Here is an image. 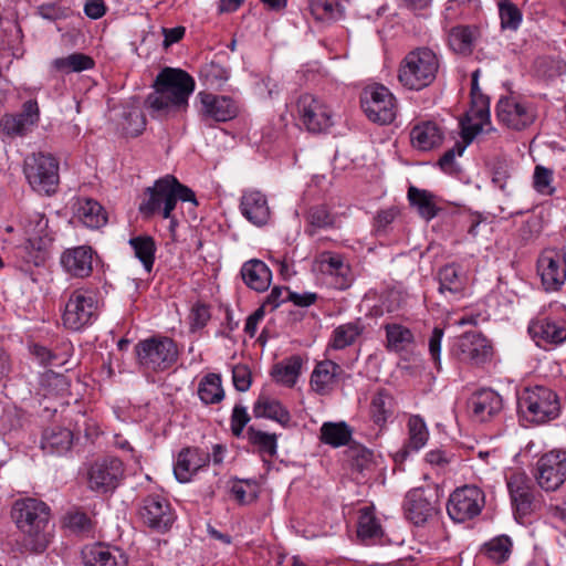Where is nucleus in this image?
<instances>
[{
    "label": "nucleus",
    "mask_w": 566,
    "mask_h": 566,
    "mask_svg": "<svg viewBox=\"0 0 566 566\" xmlns=\"http://www.w3.org/2000/svg\"><path fill=\"white\" fill-rule=\"evenodd\" d=\"M303 363L304 360L300 355H292L274 364L271 376L277 384L292 388L301 375Z\"/></svg>",
    "instance_id": "nucleus-39"
},
{
    "label": "nucleus",
    "mask_w": 566,
    "mask_h": 566,
    "mask_svg": "<svg viewBox=\"0 0 566 566\" xmlns=\"http://www.w3.org/2000/svg\"><path fill=\"white\" fill-rule=\"evenodd\" d=\"M469 408L476 420L491 421L502 412L503 399L495 390L481 388L471 395Z\"/></svg>",
    "instance_id": "nucleus-25"
},
{
    "label": "nucleus",
    "mask_w": 566,
    "mask_h": 566,
    "mask_svg": "<svg viewBox=\"0 0 566 566\" xmlns=\"http://www.w3.org/2000/svg\"><path fill=\"white\" fill-rule=\"evenodd\" d=\"M232 381L238 391L244 392L252 384L251 370L247 365L239 364L232 368Z\"/></svg>",
    "instance_id": "nucleus-62"
},
{
    "label": "nucleus",
    "mask_w": 566,
    "mask_h": 566,
    "mask_svg": "<svg viewBox=\"0 0 566 566\" xmlns=\"http://www.w3.org/2000/svg\"><path fill=\"white\" fill-rule=\"evenodd\" d=\"M506 485L516 518L522 520L541 507V494L525 472L512 471Z\"/></svg>",
    "instance_id": "nucleus-11"
},
{
    "label": "nucleus",
    "mask_w": 566,
    "mask_h": 566,
    "mask_svg": "<svg viewBox=\"0 0 566 566\" xmlns=\"http://www.w3.org/2000/svg\"><path fill=\"white\" fill-rule=\"evenodd\" d=\"M361 108L367 118L379 125H388L397 115V101L384 85L366 88L360 99Z\"/></svg>",
    "instance_id": "nucleus-13"
},
{
    "label": "nucleus",
    "mask_w": 566,
    "mask_h": 566,
    "mask_svg": "<svg viewBox=\"0 0 566 566\" xmlns=\"http://www.w3.org/2000/svg\"><path fill=\"white\" fill-rule=\"evenodd\" d=\"M409 203L417 210L419 216L426 221H430L438 216L441 208L438 206V198L432 192L410 186L407 192Z\"/></svg>",
    "instance_id": "nucleus-38"
},
{
    "label": "nucleus",
    "mask_w": 566,
    "mask_h": 566,
    "mask_svg": "<svg viewBox=\"0 0 566 566\" xmlns=\"http://www.w3.org/2000/svg\"><path fill=\"white\" fill-rule=\"evenodd\" d=\"M310 10L316 20L334 19L339 10L337 0H311Z\"/></svg>",
    "instance_id": "nucleus-54"
},
{
    "label": "nucleus",
    "mask_w": 566,
    "mask_h": 566,
    "mask_svg": "<svg viewBox=\"0 0 566 566\" xmlns=\"http://www.w3.org/2000/svg\"><path fill=\"white\" fill-rule=\"evenodd\" d=\"M247 437L251 444L258 448L259 452L269 457H274L277 449V437L275 433H268L249 427Z\"/></svg>",
    "instance_id": "nucleus-49"
},
{
    "label": "nucleus",
    "mask_w": 566,
    "mask_h": 566,
    "mask_svg": "<svg viewBox=\"0 0 566 566\" xmlns=\"http://www.w3.org/2000/svg\"><path fill=\"white\" fill-rule=\"evenodd\" d=\"M537 484L545 491H555L566 481V451L552 450L536 462Z\"/></svg>",
    "instance_id": "nucleus-18"
},
{
    "label": "nucleus",
    "mask_w": 566,
    "mask_h": 566,
    "mask_svg": "<svg viewBox=\"0 0 566 566\" xmlns=\"http://www.w3.org/2000/svg\"><path fill=\"white\" fill-rule=\"evenodd\" d=\"M125 478L124 462L117 457H103L86 469L87 488L97 494H112Z\"/></svg>",
    "instance_id": "nucleus-9"
},
{
    "label": "nucleus",
    "mask_w": 566,
    "mask_h": 566,
    "mask_svg": "<svg viewBox=\"0 0 566 566\" xmlns=\"http://www.w3.org/2000/svg\"><path fill=\"white\" fill-rule=\"evenodd\" d=\"M211 318V312L210 306L197 302L192 305L190 313L188 315L189 321V329L191 333H196L202 328H205L208 324V322Z\"/></svg>",
    "instance_id": "nucleus-53"
},
{
    "label": "nucleus",
    "mask_w": 566,
    "mask_h": 566,
    "mask_svg": "<svg viewBox=\"0 0 566 566\" xmlns=\"http://www.w3.org/2000/svg\"><path fill=\"white\" fill-rule=\"evenodd\" d=\"M39 118L40 109L38 102L29 99L23 103L21 113L4 115L0 120V125L9 136H23L38 124Z\"/></svg>",
    "instance_id": "nucleus-27"
},
{
    "label": "nucleus",
    "mask_w": 566,
    "mask_h": 566,
    "mask_svg": "<svg viewBox=\"0 0 566 566\" xmlns=\"http://www.w3.org/2000/svg\"><path fill=\"white\" fill-rule=\"evenodd\" d=\"M195 85L193 77L186 71L165 67L157 74L155 90L148 94L145 105L153 117H167L187 108Z\"/></svg>",
    "instance_id": "nucleus-1"
},
{
    "label": "nucleus",
    "mask_w": 566,
    "mask_h": 566,
    "mask_svg": "<svg viewBox=\"0 0 566 566\" xmlns=\"http://www.w3.org/2000/svg\"><path fill=\"white\" fill-rule=\"evenodd\" d=\"M196 108L200 120L208 126H211L212 123L231 120L240 112L238 102L232 97L206 91L197 94Z\"/></svg>",
    "instance_id": "nucleus-14"
},
{
    "label": "nucleus",
    "mask_w": 566,
    "mask_h": 566,
    "mask_svg": "<svg viewBox=\"0 0 566 566\" xmlns=\"http://www.w3.org/2000/svg\"><path fill=\"white\" fill-rule=\"evenodd\" d=\"M342 373V367L333 360L318 361L312 371L310 386L317 395L325 396L333 390Z\"/></svg>",
    "instance_id": "nucleus-32"
},
{
    "label": "nucleus",
    "mask_w": 566,
    "mask_h": 566,
    "mask_svg": "<svg viewBox=\"0 0 566 566\" xmlns=\"http://www.w3.org/2000/svg\"><path fill=\"white\" fill-rule=\"evenodd\" d=\"M210 462V453L197 447L184 448L177 457L174 464L176 479L181 483H187L191 478Z\"/></svg>",
    "instance_id": "nucleus-24"
},
{
    "label": "nucleus",
    "mask_w": 566,
    "mask_h": 566,
    "mask_svg": "<svg viewBox=\"0 0 566 566\" xmlns=\"http://www.w3.org/2000/svg\"><path fill=\"white\" fill-rule=\"evenodd\" d=\"M178 200L198 205L196 195L189 187L180 184L172 175H166L145 189L139 212L145 217L160 213L163 218H170Z\"/></svg>",
    "instance_id": "nucleus-3"
},
{
    "label": "nucleus",
    "mask_w": 566,
    "mask_h": 566,
    "mask_svg": "<svg viewBox=\"0 0 566 566\" xmlns=\"http://www.w3.org/2000/svg\"><path fill=\"white\" fill-rule=\"evenodd\" d=\"M513 549V542L507 535H499L485 542L479 554L486 557L491 563L501 565L509 560Z\"/></svg>",
    "instance_id": "nucleus-41"
},
{
    "label": "nucleus",
    "mask_w": 566,
    "mask_h": 566,
    "mask_svg": "<svg viewBox=\"0 0 566 566\" xmlns=\"http://www.w3.org/2000/svg\"><path fill=\"white\" fill-rule=\"evenodd\" d=\"M392 398L386 391L377 392L370 402V416L378 426H384L391 416Z\"/></svg>",
    "instance_id": "nucleus-50"
},
{
    "label": "nucleus",
    "mask_w": 566,
    "mask_h": 566,
    "mask_svg": "<svg viewBox=\"0 0 566 566\" xmlns=\"http://www.w3.org/2000/svg\"><path fill=\"white\" fill-rule=\"evenodd\" d=\"M496 116L512 129L521 130L534 122V113L524 104L511 97H502L496 105Z\"/></svg>",
    "instance_id": "nucleus-26"
},
{
    "label": "nucleus",
    "mask_w": 566,
    "mask_h": 566,
    "mask_svg": "<svg viewBox=\"0 0 566 566\" xmlns=\"http://www.w3.org/2000/svg\"><path fill=\"white\" fill-rule=\"evenodd\" d=\"M405 517L416 526L424 525L438 513L434 494L423 488H415L407 492L403 500Z\"/></svg>",
    "instance_id": "nucleus-19"
},
{
    "label": "nucleus",
    "mask_w": 566,
    "mask_h": 566,
    "mask_svg": "<svg viewBox=\"0 0 566 566\" xmlns=\"http://www.w3.org/2000/svg\"><path fill=\"white\" fill-rule=\"evenodd\" d=\"M137 365L147 373H161L171 368L178 359L176 342L163 335L139 340L135 347Z\"/></svg>",
    "instance_id": "nucleus-5"
},
{
    "label": "nucleus",
    "mask_w": 566,
    "mask_h": 566,
    "mask_svg": "<svg viewBox=\"0 0 566 566\" xmlns=\"http://www.w3.org/2000/svg\"><path fill=\"white\" fill-rule=\"evenodd\" d=\"M129 244L134 250L135 256L143 263L144 269L150 272L155 262V240L149 235H139L132 238Z\"/></svg>",
    "instance_id": "nucleus-48"
},
{
    "label": "nucleus",
    "mask_w": 566,
    "mask_h": 566,
    "mask_svg": "<svg viewBox=\"0 0 566 566\" xmlns=\"http://www.w3.org/2000/svg\"><path fill=\"white\" fill-rule=\"evenodd\" d=\"M439 70L438 53L429 46H418L400 61L398 81L407 90L421 91L436 81Z\"/></svg>",
    "instance_id": "nucleus-4"
},
{
    "label": "nucleus",
    "mask_w": 566,
    "mask_h": 566,
    "mask_svg": "<svg viewBox=\"0 0 566 566\" xmlns=\"http://www.w3.org/2000/svg\"><path fill=\"white\" fill-rule=\"evenodd\" d=\"M93 255L91 247L81 245L63 252L61 263L70 275L84 279L93 271Z\"/></svg>",
    "instance_id": "nucleus-30"
},
{
    "label": "nucleus",
    "mask_w": 566,
    "mask_h": 566,
    "mask_svg": "<svg viewBox=\"0 0 566 566\" xmlns=\"http://www.w3.org/2000/svg\"><path fill=\"white\" fill-rule=\"evenodd\" d=\"M536 270L545 291H559L566 281V253L558 249L543 250Z\"/></svg>",
    "instance_id": "nucleus-17"
},
{
    "label": "nucleus",
    "mask_w": 566,
    "mask_h": 566,
    "mask_svg": "<svg viewBox=\"0 0 566 566\" xmlns=\"http://www.w3.org/2000/svg\"><path fill=\"white\" fill-rule=\"evenodd\" d=\"M250 419L247 408L242 405H235L232 409L230 419L232 434L237 438L241 437L243 429Z\"/></svg>",
    "instance_id": "nucleus-61"
},
{
    "label": "nucleus",
    "mask_w": 566,
    "mask_h": 566,
    "mask_svg": "<svg viewBox=\"0 0 566 566\" xmlns=\"http://www.w3.org/2000/svg\"><path fill=\"white\" fill-rule=\"evenodd\" d=\"M465 150V145L457 142L454 146L448 149L439 159L438 165L444 172H452L454 168L455 156H461Z\"/></svg>",
    "instance_id": "nucleus-63"
},
{
    "label": "nucleus",
    "mask_w": 566,
    "mask_h": 566,
    "mask_svg": "<svg viewBox=\"0 0 566 566\" xmlns=\"http://www.w3.org/2000/svg\"><path fill=\"white\" fill-rule=\"evenodd\" d=\"M485 505L484 492L475 485L457 488L449 496L447 512L457 523H464L479 516Z\"/></svg>",
    "instance_id": "nucleus-12"
},
{
    "label": "nucleus",
    "mask_w": 566,
    "mask_h": 566,
    "mask_svg": "<svg viewBox=\"0 0 566 566\" xmlns=\"http://www.w3.org/2000/svg\"><path fill=\"white\" fill-rule=\"evenodd\" d=\"M31 355L43 366L62 365L64 359L48 347L33 343L29 346Z\"/></svg>",
    "instance_id": "nucleus-59"
},
{
    "label": "nucleus",
    "mask_w": 566,
    "mask_h": 566,
    "mask_svg": "<svg viewBox=\"0 0 566 566\" xmlns=\"http://www.w3.org/2000/svg\"><path fill=\"white\" fill-rule=\"evenodd\" d=\"M481 39V28L475 24L452 27L447 36L448 46L461 56H470Z\"/></svg>",
    "instance_id": "nucleus-29"
},
{
    "label": "nucleus",
    "mask_w": 566,
    "mask_h": 566,
    "mask_svg": "<svg viewBox=\"0 0 566 566\" xmlns=\"http://www.w3.org/2000/svg\"><path fill=\"white\" fill-rule=\"evenodd\" d=\"M307 220L312 228L325 229L335 226V217L325 206H316L310 209Z\"/></svg>",
    "instance_id": "nucleus-57"
},
{
    "label": "nucleus",
    "mask_w": 566,
    "mask_h": 566,
    "mask_svg": "<svg viewBox=\"0 0 566 566\" xmlns=\"http://www.w3.org/2000/svg\"><path fill=\"white\" fill-rule=\"evenodd\" d=\"M48 219L44 214L33 212L24 220V231L27 240L19 247V254L27 261L36 266L45 261L44 250L51 238L48 233Z\"/></svg>",
    "instance_id": "nucleus-10"
},
{
    "label": "nucleus",
    "mask_w": 566,
    "mask_h": 566,
    "mask_svg": "<svg viewBox=\"0 0 566 566\" xmlns=\"http://www.w3.org/2000/svg\"><path fill=\"white\" fill-rule=\"evenodd\" d=\"M31 188L44 195H52L59 186V161L50 154L38 153L28 156L23 168Z\"/></svg>",
    "instance_id": "nucleus-8"
},
{
    "label": "nucleus",
    "mask_w": 566,
    "mask_h": 566,
    "mask_svg": "<svg viewBox=\"0 0 566 566\" xmlns=\"http://www.w3.org/2000/svg\"><path fill=\"white\" fill-rule=\"evenodd\" d=\"M317 270L328 279V284L339 291L348 289L353 283L350 265L344 255L324 251L315 260Z\"/></svg>",
    "instance_id": "nucleus-21"
},
{
    "label": "nucleus",
    "mask_w": 566,
    "mask_h": 566,
    "mask_svg": "<svg viewBox=\"0 0 566 566\" xmlns=\"http://www.w3.org/2000/svg\"><path fill=\"white\" fill-rule=\"evenodd\" d=\"M231 494L240 504H249L253 502L259 494V486L255 481L240 480L231 486Z\"/></svg>",
    "instance_id": "nucleus-52"
},
{
    "label": "nucleus",
    "mask_w": 566,
    "mask_h": 566,
    "mask_svg": "<svg viewBox=\"0 0 566 566\" xmlns=\"http://www.w3.org/2000/svg\"><path fill=\"white\" fill-rule=\"evenodd\" d=\"M410 140L413 148L428 151L441 145L443 132L436 122H420L411 128Z\"/></svg>",
    "instance_id": "nucleus-33"
},
{
    "label": "nucleus",
    "mask_w": 566,
    "mask_h": 566,
    "mask_svg": "<svg viewBox=\"0 0 566 566\" xmlns=\"http://www.w3.org/2000/svg\"><path fill=\"white\" fill-rule=\"evenodd\" d=\"M94 66V59L81 52H74L66 56L57 57L51 62L52 71L61 74L80 73L92 70Z\"/></svg>",
    "instance_id": "nucleus-42"
},
{
    "label": "nucleus",
    "mask_w": 566,
    "mask_h": 566,
    "mask_svg": "<svg viewBox=\"0 0 566 566\" xmlns=\"http://www.w3.org/2000/svg\"><path fill=\"white\" fill-rule=\"evenodd\" d=\"M241 277L244 284L256 292H264L272 281V272L261 260L252 259L243 263Z\"/></svg>",
    "instance_id": "nucleus-34"
},
{
    "label": "nucleus",
    "mask_w": 566,
    "mask_h": 566,
    "mask_svg": "<svg viewBox=\"0 0 566 566\" xmlns=\"http://www.w3.org/2000/svg\"><path fill=\"white\" fill-rule=\"evenodd\" d=\"M11 516L23 533V546L32 553L44 552L51 541L46 503L33 497L19 499L13 503Z\"/></svg>",
    "instance_id": "nucleus-2"
},
{
    "label": "nucleus",
    "mask_w": 566,
    "mask_h": 566,
    "mask_svg": "<svg viewBox=\"0 0 566 566\" xmlns=\"http://www.w3.org/2000/svg\"><path fill=\"white\" fill-rule=\"evenodd\" d=\"M74 216L85 227L98 229L106 224L107 214L104 208L94 199L77 198L74 203Z\"/></svg>",
    "instance_id": "nucleus-35"
},
{
    "label": "nucleus",
    "mask_w": 566,
    "mask_h": 566,
    "mask_svg": "<svg viewBox=\"0 0 566 566\" xmlns=\"http://www.w3.org/2000/svg\"><path fill=\"white\" fill-rule=\"evenodd\" d=\"M553 171L546 167L537 165L534 170L533 186L542 195L552 196L555 188L552 186Z\"/></svg>",
    "instance_id": "nucleus-56"
},
{
    "label": "nucleus",
    "mask_w": 566,
    "mask_h": 566,
    "mask_svg": "<svg viewBox=\"0 0 566 566\" xmlns=\"http://www.w3.org/2000/svg\"><path fill=\"white\" fill-rule=\"evenodd\" d=\"M382 327L386 333L385 347L388 352L400 354L413 346L415 334L409 327L396 322L386 323Z\"/></svg>",
    "instance_id": "nucleus-36"
},
{
    "label": "nucleus",
    "mask_w": 566,
    "mask_h": 566,
    "mask_svg": "<svg viewBox=\"0 0 566 566\" xmlns=\"http://www.w3.org/2000/svg\"><path fill=\"white\" fill-rule=\"evenodd\" d=\"M517 405L522 416L536 424L557 418L560 411L558 396L544 386L525 388L518 397Z\"/></svg>",
    "instance_id": "nucleus-6"
},
{
    "label": "nucleus",
    "mask_w": 566,
    "mask_h": 566,
    "mask_svg": "<svg viewBox=\"0 0 566 566\" xmlns=\"http://www.w3.org/2000/svg\"><path fill=\"white\" fill-rule=\"evenodd\" d=\"M443 335V328L436 326L428 340L429 355L438 371L441 370V343Z\"/></svg>",
    "instance_id": "nucleus-60"
},
{
    "label": "nucleus",
    "mask_w": 566,
    "mask_h": 566,
    "mask_svg": "<svg viewBox=\"0 0 566 566\" xmlns=\"http://www.w3.org/2000/svg\"><path fill=\"white\" fill-rule=\"evenodd\" d=\"M439 291L441 293L449 292L451 294H459L463 291L464 281L461 270L454 263L447 264L439 270Z\"/></svg>",
    "instance_id": "nucleus-47"
},
{
    "label": "nucleus",
    "mask_w": 566,
    "mask_h": 566,
    "mask_svg": "<svg viewBox=\"0 0 566 566\" xmlns=\"http://www.w3.org/2000/svg\"><path fill=\"white\" fill-rule=\"evenodd\" d=\"M501 27L509 30H517L522 22V12L516 4L510 1L499 3Z\"/></svg>",
    "instance_id": "nucleus-51"
},
{
    "label": "nucleus",
    "mask_w": 566,
    "mask_h": 566,
    "mask_svg": "<svg viewBox=\"0 0 566 566\" xmlns=\"http://www.w3.org/2000/svg\"><path fill=\"white\" fill-rule=\"evenodd\" d=\"M364 332L360 321L349 322L337 326L332 334L328 347L340 350L353 345Z\"/></svg>",
    "instance_id": "nucleus-45"
},
{
    "label": "nucleus",
    "mask_w": 566,
    "mask_h": 566,
    "mask_svg": "<svg viewBox=\"0 0 566 566\" xmlns=\"http://www.w3.org/2000/svg\"><path fill=\"white\" fill-rule=\"evenodd\" d=\"M357 536L367 545L376 544L382 537L381 525L369 507L359 511Z\"/></svg>",
    "instance_id": "nucleus-43"
},
{
    "label": "nucleus",
    "mask_w": 566,
    "mask_h": 566,
    "mask_svg": "<svg viewBox=\"0 0 566 566\" xmlns=\"http://www.w3.org/2000/svg\"><path fill=\"white\" fill-rule=\"evenodd\" d=\"M407 427L408 439L401 449L395 453V462L402 463L411 453L418 452L428 442L429 431L424 420L420 416H411L408 420Z\"/></svg>",
    "instance_id": "nucleus-31"
},
{
    "label": "nucleus",
    "mask_w": 566,
    "mask_h": 566,
    "mask_svg": "<svg viewBox=\"0 0 566 566\" xmlns=\"http://www.w3.org/2000/svg\"><path fill=\"white\" fill-rule=\"evenodd\" d=\"M353 430L344 421L324 422L319 429V440L333 448L347 446L352 440Z\"/></svg>",
    "instance_id": "nucleus-44"
},
{
    "label": "nucleus",
    "mask_w": 566,
    "mask_h": 566,
    "mask_svg": "<svg viewBox=\"0 0 566 566\" xmlns=\"http://www.w3.org/2000/svg\"><path fill=\"white\" fill-rule=\"evenodd\" d=\"M73 443V433L70 429L60 426H52L43 431L41 448L51 454H63L67 452Z\"/></svg>",
    "instance_id": "nucleus-37"
},
{
    "label": "nucleus",
    "mask_w": 566,
    "mask_h": 566,
    "mask_svg": "<svg viewBox=\"0 0 566 566\" xmlns=\"http://www.w3.org/2000/svg\"><path fill=\"white\" fill-rule=\"evenodd\" d=\"M85 566H128V556L116 546L105 543L86 545L81 552Z\"/></svg>",
    "instance_id": "nucleus-23"
},
{
    "label": "nucleus",
    "mask_w": 566,
    "mask_h": 566,
    "mask_svg": "<svg viewBox=\"0 0 566 566\" xmlns=\"http://www.w3.org/2000/svg\"><path fill=\"white\" fill-rule=\"evenodd\" d=\"M98 316V300L94 291L76 289L65 303L63 325L71 331H81L92 325Z\"/></svg>",
    "instance_id": "nucleus-7"
},
{
    "label": "nucleus",
    "mask_w": 566,
    "mask_h": 566,
    "mask_svg": "<svg viewBox=\"0 0 566 566\" xmlns=\"http://www.w3.org/2000/svg\"><path fill=\"white\" fill-rule=\"evenodd\" d=\"M138 514L145 525L158 532L168 531L175 521V513L169 501L160 494L145 496L142 500Z\"/></svg>",
    "instance_id": "nucleus-20"
},
{
    "label": "nucleus",
    "mask_w": 566,
    "mask_h": 566,
    "mask_svg": "<svg viewBox=\"0 0 566 566\" xmlns=\"http://www.w3.org/2000/svg\"><path fill=\"white\" fill-rule=\"evenodd\" d=\"M198 396L205 405L218 403L224 398L221 377L217 374H208L198 386Z\"/></svg>",
    "instance_id": "nucleus-46"
},
{
    "label": "nucleus",
    "mask_w": 566,
    "mask_h": 566,
    "mask_svg": "<svg viewBox=\"0 0 566 566\" xmlns=\"http://www.w3.org/2000/svg\"><path fill=\"white\" fill-rule=\"evenodd\" d=\"M65 521L67 528L77 535L88 536L93 531V522L84 512H71Z\"/></svg>",
    "instance_id": "nucleus-55"
},
{
    "label": "nucleus",
    "mask_w": 566,
    "mask_h": 566,
    "mask_svg": "<svg viewBox=\"0 0 566 566\" xmlns=\"http://www.w3.org/2000/svg\"><path fill=\"white\" fill-rule=\"evenodd\" d=\"M451 353L460 361L481 366L491 360V343L481 333L467 332L455 338Z\"/></svg>",
    "instance_id": "nucleus-16"
},
{
    "label": "nucleus",
    "mask_w": 566,
    "mask_h": 566,
    "mask_svg": "<svg viewBox=\"0 0 566 566\" xmlns=\"http://www.w3.org/2000/svg\"><path fill=\"white\" fill-rule=\"evenodd\" d=\"M350 467L357 472L369 469L373 464V452L364 447H350L348 450Z\"/></svg>",
    "instance_id": "nucleus-58"
},
{
    "label": "nucleus",
    "mask_w": 566,
    "mask_h": 566,
    "mask_svg": "<svg viewBox=\"0 0 566 566\" xmlns=\"http://www.w3.org/2000/svg\"><path fill=\"white\" fill-rule=\"evenodd\" d=\"M36 14L49 21H57L67 17V10L56 3H43L36 8Z\"/></svg>",
    "instance_id": "nucleus-64"
},
{
    "label": "nucleus",
    "mask_w": 566,
    "mask_h": 566,
    "mask_svg": "<svg viewBox=\"0 0 566 566\" xmlns=\"http://www.w3.org/2000/svg\"><path fill=\"white\" fill-rule=\"evenodd\" d=\"M528 333L536 345L542 348L557 346L566 342V319L542 316L528 325Z\"/></svg>",
    "instance_id": "nucleus-22"
},
{
    "label": "nucleus",
    "mask_w": 566,
    "mask_h": 566,
    "mask_svg": "<svg viewBox=\"0 0 566 566\" xmlns=\"http://www.w3.org/2000/svg\"><path fill=\"white\" fill-rule=\"evenodd\" d=\"M253 416L255 418H268L286 426L291 421L289 410L282 403L266 395H260L253 405Z\"/></svg>",
    "instance_id": "nucleus-40"
},
{
    "label": "nucleus",
    "mask_w": 566,
    "mask_h": 566,
    "mask_svg": "<svg viewBox=\"0 0 566 566\" xmlns=\"http://www.w3.org/2000/svg\"><path fill=\"white\" fill-rule=\"evenodd\" d=\"M240 211L247 220L258 227L266 224L271 217L268 199L259 190L243 192L240 200Z\"/></svg>",
    "instance_id": "nucleus-28"
},
{
    "label": "nucleus",
    "mask_w": 566,
    "mask_h": 566,
    "mask_svg": "<svg viewBox=\"0 0 566 566\" xmlns=\"http://www.w3.org/2000/svg\"><path fill=\"white\" fill-rule=\"evenodd\" d=\"M297 117L304 127L311 133H322L332 125V111L319 97L305 93L297 102Z\"/></svg>",
    "instance_id": "nucleus-15"
}]
</instances>
